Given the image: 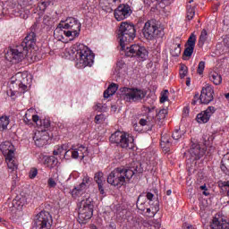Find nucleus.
Listing matches in <instances>:
<instances>
[{
	"label": "nucleus",
	"instance_id": "412c9836",
	"mask_svg": "<svg viewBox=\"0 0 229 229\" xmlns=\"http://www.w3.org/2000/svg\"><path fill=\"white\" fill-rule=\"evenodd\" d=\"M210 32L205 29H203L200 32L199 38V47H203L205 44L210 42Z\"/></svg>",
	"mask_w": 229,
	"mask_h": 229
},
{
	"label": "nucleus",
	"instance_id": "ea45409f",
	"mask_svg": "<svg viewBox=\"0 0 229 229\" xmlns=\"http://www.w3.org/2000/svg\"><path fill=\"white\" fill-rule=\"evenodd\" d=\"M165 101H169V90L165 89L161 92L160 103H165Z\"/></svg>",
	"mask_w": 229,
	"mask_h": 229
},
{
	"label": "nucleus",
	"instance_id": "7ed1b4c3",
	"mask_svg": "<svg viewBox=\"0 0 229 229\" xmlns=\"http://www.w3.org/2000/svg\"><path fill=\"white\" fill-rule=\"evenodd\" d=\"M135 171H137V169L133 170L131 168L124 167L115 168L107 176V183L114 187H123V185L126 183V180L127 182H130V180L133 178Z\"/></svg>",
	"mask_w": 229,
	"mask_h": 229
},
{
	"label": "nucleus",
	"instance_id": "dca6fc26",
	"mask_svg": "<svg viewBox=\"0 0 229 229\" xmlns=\"http://www.w3.org/2000/svg\"><path fill=\"white\" fill-rule=\"evenodd\" d=\"M190 153V158L193 162L196 160H199L201 157L205 156L206 150L205 148H201L199 144L198 143H193L189 150Z\"/></svg>",
	"mask_w": 229,
	"mask_h": 229
},
{
	"label": "nucleus",
	"instance_id": "4be33fe9",
	"mask_svg": "<svg viewBox=\"0 0 229 229\" xmlns=\"http://www.w3.org/2000/svg\"><path fill=\"white\" fill-rule=\"evenodd\" d=\"M13 145L10 141H4L0 145V150L4 155H6L8 157L10 153L13 154Z\"/></svg>",
	"mask_w": 229,
	"mask_h": 229
},
{
	"label": "nucleus",
	"instance_id": "338daca9",
	"mask_svg": "<svg viewBox=\"0 0 229 229\" xmlns=\"http://www.w3.org/2000/svg\"><path fill=\"white\" fill-rule=\"evenodd\" d=\"M102 112H106V110H107V106L104 104H102Z\"/></svg>",
	"mask_w": 229,
	"mask_h": 229
},
{
	"label": "nucleus",
	"instance_id": "a211bd4d",
	"mask_svg": "<svg viewBox=\"0 0 229 229\" xmlns=\"http://www.w3.org/2000/svg\"><path fill=\"white\" fill-rule=\"evenodd\" d=\"M70 149H72V158L77 160V158H81V160H83L85 157L89 156V148L80 145L77 148H74V146H72Z\"/></svg>",
	"mask_w": 229,
	"mask_h": 229
},
{
	"label": "nucleus",
	"instance_id": "1a4fd4ad",
	"mask_svg": "<svg viewBox=\"0 0 229 229\" xmlns=\"http://www.w3.org/2000/svg\"><path fill=\"white\" fill-rule=\"evenodd\" d=\"M94 206L92 205V200L90 199H86L81 200V205L79 208V219L81 223L89 221L92 217Z\"/></svg>",
	"mask_w": 229,
	"mask_h": 229
},
{
	"label": "nucleus",
	"instance_id": "6e6d98bb",
	"mask_svg": "<svg viewBox=\"0 0 229 229\" xmlns=\"http://www.w3.org/2000/svg\"><path fill=\"white\" fill-rule=\"evenodd\" d=\"M224 45L227 49H229V35L224 38Z\"/></svg>",
	"mask_w": 229,
	"mask_h": 229
},
{
	"label": "nucleus",
	"instance_id": "cd10ccee",
	"mask_svg": "<svg viewBox=\"0 0 229 229\" xmlns=\"http://www.w3.org/2000/svg\"><path fill=\"white\" fill-rule=\"evenodd\" d=\"M13 157H14V155L13 153H10L5 157L8 169H10L11 171H16V169H17V163H15V160H13Z\"/></svg>",
	"mask_w": 229,
	"mask_h": 229
},
{
	"label": "nucleus",
	"instance_id": "79ce46f5",
	"mask_svg": "<svg viewBox=\"0 0 229 229\" xmlns=\"http://www.w3.org/2000/svg\"><path fill=\"white\" fill-rule=\"evenodd\" d=\"M49 4H51V2L47 1V2H41L38 3V8H39L40 12H46L47 6H49Z\"/></svg>",
	"mask_w": 229,
	"mask_h": 229
},
{
	"label": "nucleus",
	"instance_id": "2f4dec72",
	"mask_svg": "<svg viewBox=\"0 0 229 229\" xmlns=\"http://www.w3.org/2000/svg\"><path fill=\"white\" fill-rule=\"evenodd\" d=\"M8 124H10V116L2 115L0 117V131L8 130Z\"/></svg>",
	"mask_w": 229,
	"mask_h": 229
},
{
	"label": "nucleus",
	"instance_id": "f257e3e1",
	"mask_svg": "<svg viewBox=\"0 0 229 229\" xmlns=\"http://www.w3.org/2000/svg\"><path fill=\"white\" fill-rule=\"evenodd\" d=\"M135 25L129 22H122L118 30V38L122 51H125L126 56H138L141 60H148V52L144 47L132 45L126 47L136 37Z\"/></svg>",
	"mask_w": 229,
	"mask_h": 229
},
{
	"label": "nucleus",
	"instance_id": "49530a36",
	"mask_svg": "<svg viewBox=\"0 0 229 229\" xmlns=\"http://www.w3.org/2000/svg\"><path fill=\"white\" fill-rule=\"evenodd\" d=\"M203 71H205V62L201 61L199 63L197 72L198 74H203Z\"/></svg>",
	"mask_w": 229,
	"mask_h": 229
},
{
	"label": "nucleus",
	"instance_id": "9d476101",
	"mask_svg": "<svg viewBox=\"0 0 229 229\" xmlns=\"http://www.w3.org/2000/svg\"><path fill=\"white\" fill-rule=\"evenodd\" d=\"M35 229H51V214L47 211L39 212L34 220Z\"/></svg>",
	"mask_w": 229,
	"mask_h": 229
},
{
	"label": "nucleus",
	"instance_id": "13d9d810",
	"mask_svg": "<svg viewBox=\"0 0 229 229\" xmlns=\"http://www.w3.org/2000/svg\"><path fill=\"white\" fill-rule=\"evenodd\" d=\"M146 198L147 199H148V201H153V198H155V195L151 192H148Z\"/></svg>",
	"mask_w": 229,
	"mask_h": 229
},
{
	"label": "nucleus",
	"instance_id": "09e8293b",
	"mask_svg": "<svg viewBox=\"0 0 229 229\" xmlns=\"http://www.w3.org/2000/svg\"><path fill=\"white\" fill-rule=\"evenodd\" d=\"M33 114H35V109L30 108V109L27 110L24 116L27 117V119H31L32 120Z\"/></svg>",
	"mask_w": 229,
	"mask_h": 229
},
{
	"label": "nucleus",
	"instance_id": "bb28decb",
	"mask_svg": "<svg viewBox=\"0 0 229 229\" xmlns=\"http://www.w3.org/2000/svg\"><path fill=\"white\" fill-rule=\"evenodd\" d=\"M209 80L214 85H221L223 83V77L217 72H211L209 73Z\"/></svg>",
	"mask_w": 229,
	"mask_h": 229
},
{
	"label": "nucleus",
	"instance_id": "6e6552de",
	"mask_svg": "<svg viewBox=\"0 0 229 229\" xmlns=\"http://www.w3.org/2000/svg\"><path fill=\"white\" fill-rule=\"evenodd\" d=\"M5 58L8 62H13V64H19V62H22L25 58H30V55H28L27 49H23L22 47L18 45L7 51Z\"/></svg>",
	"mask_w": 229,
	"mask_h": 229
},
{
	"label": "nucleus",
	"instance_id": "3c124183",
	"mask_svg": "<svg viewBox=\"0 0 229 229\" xmlns=\"http://www.w3.org/2000/svg\"><path fill=\"white\" fill-rule=\"evenodd\" d=\"M152 226H154L155 229H159L162 226V224L160 223V220H154L152 222Z\"/></svg>",
	"mask_w": 229,
	"mask_h": 229
},
{
	"label": "nucleus",
	"instance_id": "2eb2a0df",
	"mask_svg": "<svg viewBox=\"0 0 229 229\" xmlns=\"http://www.w3.org/2000/svg\"><path fill=\"white\" fill-rule=\"evenodd\" d=\"M211 101H214V89L211 87L203 88L199 96V103L208 105Z\"/></svg>",
	"mask_w": 229,
	"mask_h": 229
},
{
	"label": "nucleus",
	"instance_id": "58836bf2",
	"mask_svg": "<svg viewBox=\"0 0 229 229\" xmlns=\"http://www.w3.org/2000/svg\"><path fill=\"white\" fill-rule=\"evenodd\" d=\"M188 73H189V68H187L186 65L182 64L179 71L180 77L183 79L185 78V76H187Z\"/></svg>",
	"mask_w": 229,
	"mask_h": 229
},
{
	"label": "nucleus",
	"instance_id": "9b49d317",
	"mask_svg": "<svg viewBox=\"0 0 229 229\" xmlns=\"http://www.w3.org/2000/svg\"><path fill=\"white\" fill-rule=\"evenodd\" d=\"M35 46H37V34L35 32H30L21 45H19L20 47H22V49L27 50V55H30V53H33V49H35Z\"/></svg>",
	"mask_w": 229,
	"mask_h": 229
},
{
	"label": "nucleus",
	"instance_id": "20e7f679",
	"mask_svg": "<svg viewBox=\"0 0 229 229\" xmlns=\"http://www.w3.org/2000/svg\"><path fill=\"white\" fill-rule=\"evenodd\" d=\"M77 60L76 67L78 69H85V67H92L94 64V53L85 47L83 44L75 45L72 48Z\"/></svg>",
	"mask_w": 229,
	"mask_h": 229
},
{
	"label": "nucleus",
	"instance_id": "e2e57ef3",
	"mask_svg": "<svg viewBox=\"0 0 229 229\" xmlns=\"http://www.w3.org/2000/svg\"><path fill=\"white\" fill-rule=\"evenodd\" d=\"M183 229H195V228L191 225L184 224L183 225Z\"/></svg>",
	"mask_w": 229,
	"mask_h": 229
},
{
	"label": "nucleus",
	"instance_id": "f8f14e48",
	"mask_svg": "<svg viewBox=\"0 0 229 229\" xmlns=\"http://www.w3.org/2000/svg\"><path fill=\"white\" fill-rule=\"evenodd\" d=\"M33 140L38 148H44L49 140V134L47 133V131L42 129L36 131L33 136Z\"/></svg>",
	"mask_w": 229,
	"mask_h": 229
},
{
	"label": "nucleus",
	"instance_id": "8fccbe9b",
	"mask_svg": "<svg viewBox=\"0 0 229 229\" xmlns=\"http://www.w3.org/2000/svg\"><path fill=\"white\" fill-rule=\"evenodd\" d=\"M198 103H199V105H201L199 103V93L195 94V96L193 97V99L191 101V105H193V106H194L198 105Z\"/></svg>",
	"mask_w": 229,
	"mask_h": 229
},
{
	"label": "nucleus",
	"instance_id": "7c9ffc66",
	"mask_svg": "<svg viewBox=\"0 0 229 229\" xmlns=\"http://www.w3.org/2000/svg\"><path fill=\"white\" fill-rule=\"evenodd\" d=\"M220 167L223 173L229 176V154L225 156V157L222 159Z\"/></svg>",
	"mask_w": 229,
	"mask_h": 229
},
{
	"label": "nucleus",
	"instance_id": "4d7b16f0",
	"mask_svg": "<svg viewBox=\"0 0 229 229\" xmlns=\"http://www.w3.org/2000/svg\"><path fill=\"white\" fill-rule=\"evenodd\" d=\"M175 54L174 55V56H179L180 53H182V48L180 47V45H178L177 47H175Z\"/></svg>",
	"mask_w": 229,
	"mask_h": 229
},
{
	"label": "nucleus",
	"instance_id": "39448f33",
	"mask_svg": "<svg viewBox=\"0 0 229 229\" xmlns=\"http://www.w3.org/2000/svg\"><path fill=\"white\" fill-rule=\"evenodd\" d=\"M142 34L146 40H157V38H162L164 37V29L158 26V21L157 20H148L145 22Z\"/></svg>",
	"mask_w": 229,
	"mask_h": 229
},
{
	"label": "nucleus",
	"instance_id": "4468645a",
	"mask_svg": "<svg viewBox=\"0 0 229 229\" xmlns=\"http://www.w3.org/2000/svg\"><path fill=\"white\" fill-rule=\"evenodd\" d=\"M210 227L211 229H229V222L226 216L217 214L213 218Z\"/></svg>",
	"mask_w": 229,
	"mask_h": 229
},
{
	"label": "nucleus",
	"instance_id": "a19ab883",
	"mask_svg": "<svg viewBox=\"0 0 229 229\" xmlns=\"http://www.w3.org/2000/svg\"><path fill=\"white\" fill-rule=\"evenodd\" d=\"M172 137L174 139V140H180V139L182 137H183V131H180V130H175L173 134Z\"/></svg>",
	"mask_w": 229,
	"mask_h": 229
},
{
	"label": "nucleus",
	"instance_id": "f3484780",
	"mask_svg": "<svg viewBox=\"0 0 229 229\" xmlns=\"http://www.w3.org/2000/svg\"><path fill=\"white\" fill-rule=\"evenodd\" d=\"M215 113L216 107L208 106L205 111L199 113L197 115V123H199V124H205V123H208V121H210V117H212Z\"/></svg>",
	"mask_w": 229,
	"mask_h": 229
},
{
	"label": "nucleus",
	"instance_id": "de8ad7c7",
	"mask_svg": "<svg viewBox=\"0 0 229 229\" xmlns=\"http://www.w3.org/2000/svg\"><path fill=\"white\" fill-rule=\"evenodd\" d=\"M47 185L49 189H55V187H56V181L53 179V177H50L47 180Z\"/></svg>",
	"mask_w": 229,
	"mask_h": 229
},
{
	"label": "nucleus",
	"instance_id": "bf43d9fd",
	"mask_svg": "<svg viewBox=\"0 0 229 229\" xmlns=\"http://www.w3.org/2000/svg\"><path fill=\"white\" fill-rule=\"evenodd\" d=\"M95 110H98V112H103L102 104L101 103H98L95 106Z\"/></svg>",
	"mask_w": 229,
	"mask_h": 229
},
{
	"label": "nucleus",
	"instance_id": "0eeeda50",
	"mask_svg": "<svg viewBox=\"0 0 229 229\" xmlns=\"http://www.w3.org/2000/svg\"><path fill=\"white\" fill-rule=\"evenodd\" d=\"M122 98L126 103H137L146 98V91L139 88H120Z\"/></svg>",
	"mask_w": 229,
	"mask_h": 229
},
{
	"label": "nucleus",
	"instance_id": "774afa93",
	"mask_svg": "<svg viewBox=\"0 0 229 229\" xmlns=\"http://www.w3.org/2000/svg\"><path fill=\"white\" fill-rule=\"evenodd\" d=\"M53 155L56 156V155H60V154H59V152H57L56 148H55L53 151Z\"/></svg>",
	"mask_w": 229,
	"mask_h": 229
},
{
	"label": "nucleus",
	"instance_id": "f03ea898",
	"mask_svg": "<svg viewBox=\"0 0 229 229\" xmlns=\"http://www.w3.org/2000/svg\"><path fill=\"white\" fill-rule=\"evenodd\" d=\"M59 28H57L54 31L55 38H58L62 40L64 38L63 35L65 37H79L80 31H81V23L76 18H67L65 21H63L59 24Z\"/></svg>",
	"mask_w": 229,
	"mask_h": 229
},
{
	"label": "nucleus",
	"instance_id": "c9c22d12",
	"mask_svg": "<svg viewBox=\"0 0 229 229\" xmlns=\"http://www.w3.org/2000/svg\"><path fill=\"white\" fill-rule=\"evenodd\" d=\"M55 150L59 153V155H62V153H64V151H66L64 154V157H67V153H69V151H71V149H69V146L67 144H64L62 146H55Z\"/></svg>",
	"mask_w": 229,
	"mask_h": 229
},
{
	"label": "nucleus",
	"instance_id": "864d4df0",
	"mask_svg": "<svg viewBox=\"0 0 229 229\" xmlns=\"http://www.w3.org/2000/svg\"><path fill=\"white\" fill-rule=\"evenodd\" d=\"M165 144L169 146V144H171V142L169 141V140H167L164 136H162L161 137V146H164Z\"/></svg>",
	"mask_w": 229,
	"mask_h": 229
},
{
	"label": "nucleus",
	"instance_id": "69168bd1",
	"mask_svg": "<svg viewBox=\"0 0 229 229\" xmlns=\"http://www.w3.org/2000/svg\"><path fill=\"white\" fill-rule=\"evenodd\" d=\"M186 85H187V87H191V79H190V77H188L186 79Z\"/></svg>",
	"mask_w": 229,
	"mask_h": 229
},
{
	"label": "nucleus",
	"instance_id": "72a5a7b5",
	"mask_svg": "<svg viewBox=\"0 0 229 229\" xmlns=\"http://www.w3.org/2000/svg\"><path fill=\"white\" fill-rule=\"evenodd\" d=\"M38 130H44L45 131H47V128H49V126H51V121L47 118H45L43 120L39 121L38 123Z\"/></svg>",
	"mask_w": 229,
	"mask_h": 229
},
{
	"label": "nucleus",
	"instance_id": "c85d7f7f",
	"mask_svg": "<svg viewBox=\"0 0 229 229\" xmlns=\"http://www.w3.org/2000/svg\"><path fill=\"white\" fill-rule=\"evenodd\" d=\"M117 89H119V87L117 86V84L115 83H112L107 89L104 92V98L106 99H108V98H110V96H114L115 92H117Z\"/></svg>",
	"mask_w": 229,
	"mask_h": 229
},
{
	"label": "nucleus",
	"instance_id": "423d86ee",
	"mask_svg": "<svg viewBox=\"0 0 229 229\" xmlns=\"http://www.w3.org/2000/svg\"><path fill=\"white\" fill-rule=\"evenodd\" d=\"M110 142L112 144H117L119 148H123V149H133V136L131 134L116 131L113 133L109 138Z\"/></svg>",
	"mask_w": 229,
	"mask_h": 229
},
{
	"label": "nucleus",
	"instance_id": "680f3d73",
	"mask_svg": "<svg viewBox=\"0 0 229 229\" xmlns=\"http://www.w3.org/2000/svg\"><path fill=\"white\" fill-rule=\"evenodd\" d=\"M23 121H24V123H25V124H32V120L30 119V118H28V117H26V116H24V118H23Z\"/></svg>",
	"mask_w": 229,
	"mask_h": 229
},
{
	"label": "nucleus",
	"instance_id": "aec40b11",
	"mask_svg": "<svg viewBox=\"0 0 229 229\" xmlns=\"http://www.w3.org/2000/svg\"><path fill=\"white\" fill-rule=\"evenodd\" d=\"M94 180L98 186V191L100 194H105V184L106 183V179L103 172H98L95 174Z\"/></svg>",
	"mask_w": 229,
	"mask_h": 229
},
{
	"label": "nucleus",
	"instance_id": "473e14b6",
	"mask_svg": "<svg viewBox=\"0 0 229 229\" xmlns=\"http://www.w3.org/2000/svg\"><path fill=\"white\" fill-rule=\"evenodd\" d=\"M195 15H196V6L188 4L187 11H186V19L188 21H192V19H194Z\"/></svg>",
	"mask_w": 229,
	"mask_h": 229
},
{
	"label": "nucleus",
	"instance_id": "6ab92c4d",
	"mask_svg": "<svg viewBox=\"0 0 229 229\" xmlns=\"http://www.w3.org/2000/svg\"><path fill=\"white\" fill-rule=\"evenodd\" d=\"M196 47V34L191 33L187 41V47L184 49V56L191 57Z\"/></svg>",
	"mask_w": 229,
	"mask_h": 229
},
{
	"label": "nucleus",
	"instance_id": "c756f323",
	"mask_svg": "<svg viewBox=\"0 0 229 229\" xmlns=\"http://www.w3.org/2000/svg\"><path fill=\"white\" fill-rule=\"evenodd\" d=\"M86 191L87 190H85V188L79 185V186L72 189V196L75 199H78V198H81V196H83V194H85Z\"/></svg>",
	"mask_w": 229,
	"mask_h": 229
},
{
	"label": "nucleus",
	"instance_id": "603ef678",
	"mask_svg": "<svg viewBox=\"0 0 229 229\" xmlns=\"http://www.w3.org/2000/svg\"><path fill=\"white\" fill-rule=\"evenodd\" d=\"M32 121L33 123H36L37 126L40 123V117L37 114H32Z\"/></svg>",
	"mask_w": 229,
	"mask_h": 229
},
{
	"label": "nucleus",
	"instance_id": "052dcab7",
	"mask_svg": "<svg viewBox=\"0 0 229 229\" xmlns=\"http://www.w3.org/2000/svg\"><path fill=\"white\" fill-rule=\"evenodd\" d=\"M140 126H146V125H148V120H147V119H144V118H141V119L140 120Z\"/></svg>",
	"mask_w": 229,
	"mask_h": 229
},
{
	"label": "nucleus",
	"instance_id": "f704fd0d",
	"mask_svg": "<svg viewBox=\"0 0 229 229\" xmlns=\"http://www.w3.org/2000/svg\"><path fill=\"white\" fill-rule=\"evenodd\" d=\"M144 198L142 195H140L139 198H138V200H137V208L139 210H140L141 212H146V209L148 208L146 207V202H144L143 199Z\"/></svg>",
	"mask_w": 229,
	"mask_h": 229
},
{
	"label": "nucleus",
	"instance_id": "4c0bfd02",
	"mask_svg": "<svg viewBox=\"0 0 229 229\" xmlns=\"http://www.w3.org/2000/svg\"><path fill=\"white\" fill-rule=\"evenodd\" d=\"M218 186L222 191H225L227 196H229V181H220L218 182Z\"/></svg>",
	"mask_w": 229,
	"mask_h": 229
},
{
	"label": "nucleus",
	"instance_id": "37998d69",
	"mask_svg": "<svg viewBox=\"0 0 229 229\" xmlns=\"http://www.w3.org/2000/svg\"><path fill=\"white\" fill-rule=\"evenodd\" d=\"M89 183H90V177L85 176L82 179V182L79 186L82 187V189L87 190V187H89Z\"/></svg>",
	"mask_w": 229,
	"mask_h": 229
},
{
	"label": "nucleus",
	"instance_id": "e433bc0d",
	"mask_svg": "<svg viewBox=\"0 0 229 229\" xmlns=\"http://www.w3.org/2000/svg\"><path fill=\"white\" fill-rule=\"evenodd\" d=\"M166 115H167V109H161L157 114V120L159 121V123H164Z\"/></svg>",
	"mask_w": 229,
	"mask_h": 229
},
{
	"label": "nucleus",
	"instance_id": "0e129e2a",
	"mask_svg": "<svg viewBox=\"0 0 229 229\" xmlns=\"http://www.w3.org/2000/svg\"><path fill=\"white\" fill-rule=\"evenodd\" d=\"M8 96H10V98H13L15 96V91L10 89L8 92H7Z\"/></svg>",
	"mask_w": 229,
	"mask_h": 229
},
{
	"label": "nucleus",
	"instance_id": "ddd939ff",
	"mask_svg": "<svg viewBox=\"0 0 229 229\" xmlns=\"http://www.w3.org/2000/svg\"><path fill=\"white\" fill-rule=\"evenodd\" d=\"M131 15V8L128 4H120L114 10V18L116 21H124V19H128Z\"/></svg>",
	"mask_w": 229,
	"mask_h": 229
},
{
	"label": "nucleus",
	"instance_id": "c03bdc74",
	"mask_svg": "<svg viewBox=\"0 0 229 229\" xmlns=\"http://www.w3.org/2000/svg\"><path fill=\"white\" fill-rule=\"evenodd\" d=\"M105 115L103 114H97L95 116V123L96 124H101V123H105Z\"/></svg>",
	"mask_w": 229,
	"mask_h": 229
},
{
	"label": "nucleus",
	"instance_id": "b1692460",
	"mask_svg": "<svg viewBox=\"0 0 229 229\" xmlns=\"http://www.w3.org/2000/svg\"><path fill=\"white\" fill-rule=\"evenodd\" d=\"M26 205V197L22 195H18L13 200V206L14 208H22L23 206Z\"/></svg>",
	"mask_w": 229,
	"mask_h": 229
},
{
	"label": "nucleus",
	"instance_id": "393cba45",
	"mask_svg": "<svg viewBox=\"0 0 229 229\" xmlns=\"http://www.w3.org/2000/svg\"><path fill=\"white\" fill-rule=\"evenodd\" d=\"M159 210H160V208H158V202H156L154 206H150L149 208H147V209H145V212L143 213L145 214V216H147V217H155V215Z\"/></svg>",
	"mask_w": 229,
	"mask_h": 229
},
{
	"label": "nucleus",
	"instance_id": "a18cd8bd",
	"mask_svg": "<svg viewBox=\"0 0 229 229\" xmlns=\"http://www.w3.org/2000/svg\"><path fill=\"white\" fill-rule=\"evenodd\" d=\"M37 174H38V170L35 167L31 168L29 173V178H30V180H33L34 178H37Z\"/></svg>",
	"mask_w": 229,
	"mask_h": 229
},
{
	"label": "nucleus",
	"instance_id": "5fc2aeb1",
	"mask_svg": "<svg viewBox=\"0 0 229 229\" xmlns=\"http://www.w3.org/2000/svg\"><path fill=\"white\" fill-rule=\"evenodd\" d=\"M189 112H190V109H189V106H185L182 110V115L183 117H187V115H189Z\"/></svg>",
	"mask_w": 229,
	"mask_h": 229
},
{
	"label": "nucleus",
	"instance_id": "a878e982",
	"mask_svg": "<svg viewBox=\"0 0 229 229\" xmlns=\"http://www.w3.org/2000/svg\"><path fill=\"white\" fill-rule=\"evenodd\" d=\"M17 76H21L22 78L21 83L19 84L20 92L24 94L26 90H28V85H26V81H28V75L26 73H18Z\"/></svg>",
	"mask_w": 229,
	"mask_h": 229
},
{
	"label": "nucleus",
	"instance_id": "5701e85b",
	"mask_svg": "<svg viewBox=\"0 0 229 229\" xmlns=\"http://www.w3.org/2000/svg\"><path fill=\"white\" fill-rule=\"evenodd\" d=\"M43 158H44V165L47 167H49V169H53V167H56L58 164V159L55 157V156L43 157Z\"/></svg>",
	"mask_w": 229,
	"mask_h": 229
}]
</instances>
